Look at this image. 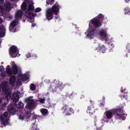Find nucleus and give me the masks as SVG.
<instances>
[{
	"label": "nucleus",
	"instance_id": "f257e3e1",
	"mask_svg": "<svg viewBox=\"0 0 130 130\" xmlns=\"http://www.w3.org/2000/svg\"><path fill=\"white\" fill-rule=\"evenodd\" d=\"M8 83L7 82H3L0 85L2 88V91L6 94V98L7 101H9L10 98V92L9 89L8 88Z\"/></svg>",
	"mask_w": 130,
	"mask_h": 130
},
{
	"label": "nucleus",
	"instance_id": "f03ea898",
	"mask_svg": "<svg viewBox=\"0 0 130 130\" xmlns=\"http://www.w3.org/2000/svg\"><path fill=\"white\" fill-rule=\"evenodd\" d=\"M59 11V8L56 5H54L51 9H49L47 11L46 17L48 20L52 19L53 13H56Z\"/></svg>",
	"mask_w": 130,
	"mask_h": 130
},
{
	"label": "nucleus",
	"instance_id": "7ed1b4c3",
	"mask_svg": "<svg viewBox=\"0 0 130 130\" xmlns=\"http://www.w3.org/2000/svg\"><path fill=\"white\" fill-rule=\"evenodd\" d=\"M33 5V3L32 2L30 1L28 5L27 11L25 12L26 16L29 19H32L36 15L35 14H34L32 13L29 11L34 9Z\"/></svg>",
	"mask_w": 130,
	"mask_h": 130
},
{
	"label": "nucleus",
	"instance_id": "20e7f679",
	"mask_svg": "<svg viewBox=\"0 0 130 130\" xmlns=\"http://www.w3.org/2000/svg\"><path fill=\"white\" fill-rule=\"evenodd\" d=\"M9 117V114L6 112H4L2 115H0V118L2 125L5 126L8 124V119Z\"/></svg>",
	"mask_w": 130,
	"mask_h": 130
},
{
	"label": "nucleus",
	"instance_id": "39448f33",
	"mask_svg": "<svg viewBox=\"0 0 130 130\" xmlns=\"http://www.w3.org/2000/svg\"><path fill=\"white\" fill-rule=\"evenodd\" d=\"M4 0H0V12H3L6 8V10L8 11H9L11 9V7L9 3L7 2H6V6H5V4L3 3Z\"/></svg>",
	"mask_w": 130,
	"mask_h": 130
},
{
	"label": "nucleus",
	"instance_id": "423d86ee",
	"mask_svg": "<svg viewBox=\"0 0 130 130\" xmlns=\"http://www.w3.org/2000/svg\"><path fill=\"white\" fill-rule=\"evenodd\" d=\"M12 70L11 71L10 67L8 66L6 68V71L9 74L11 75L12 74H16L17 72V66L15 64H13L12 67Z\"/></svg>",
	"mask_w": 130,
	"mask_h": 130
},
{
	"label": "nucleus",
	"instance_id": "0eeeda50",
	"mask_svg": "<svg viewBox=\"0 0 130 130\" xmlns=\"http://www.w3.org/2000/svg\"><path fill=\"white\" fill-rule=\"evenodd\" d=\"M34 107V101L33 100L29 99L28 100L26 106L25 108L24 109L25 111L31 110Z\"/></svg>",
	"mask_w": 130,
	"mask_h": 130
},
{
	"label": "nucleus",
	"instance_id": "6e6552de",
	"mask_svg": "<svg viewBox=\"0 0 130 130\" xmlns=\"http://www.w3.org/2000/svg\"><path fill=\"white\" fill-rule=\"evenodd\" d=\"M20 93L18 91H15L13 93L12 99L14 102L18 101L19 99V95Z\"/></svg>",
	"mask_w": 130,
	"mask_h": 130
},
{
	"label": "nucleus",
	"instance_id": "1a4fd4ad",
	"mask_svg": "<svg viewBox=\"0 0 130 130\" xmlns=\"http://www.w3.org/2000/svg\"><path fill=\"white\" fill-rule=\"evenodd\" d=\"M17 50L16 48L14 46H12L10 48L11 51L12 52L11 53H10V55L13 57H15L17 56V55L15 54L14 53L16 52Z\"/></svg>",
	"mask_w": 130,
	"mask_h": 130
},
{
	"label": "nucleus",
	"instance_id": "9d476101",
	"mask_svg": "<svg viewBox=\"0 0 130 130\" xmlns=\"http://www.w3.org/2000/svg\"><path fill=\"white\" fill-rule=\"evenodd\" d=\"M8 110L10 114H13L16 111L14 108L11 105L8 107Z\"/></svg>",
	"mask_w": 130,
	"mask_h": 130
},
{
	"label": "nucleus",
	"instance_id": "9b49d317",
	"mask_svg": "<svg viewBox=\"0 0 130 130\" xmlns=\"http://www.w3.org/2000/svg\"><path fill=\"white\" fill-rule=\"evenodd\" d=\"M16 78L14 76H13L10 78L9 79V84L11 85H13L15 83Z\"/></svg>",
	"mask_w": 130,
	"mask_h": 130
},
{
	"label": "nucleus",
	"instance_id": "f8f14e48",
	"mask_svg": "<svg viewBox=\"0 0 130 130\" xmlns=\"http://www.w3.org/2000/svg\"><path fill=\"white\" fill-rule=\"evenodd\" d=\"M91 23L95 27H99L101 24L99 21L96 19H94L92 20Z\"/></svg>",
	"mask_w": 130,
	"mask_h": 130
},
{
	"label": "nucleus",
	"instance_id": "ddd939ff",
	"mask_svg": "<svg viewBox=\"0 0 130 130\" xmlns=\"http://www.w3.org/2000/svg\"><path fill=\"white\" fill-rule=\"evenodd\" d=\"M22 14V11L20 10H18L16 13L15 15L16 19H18L21 17Z\"/></svg>",
	"mask_w": 130,
	"mask_h": 130
},
{
	"label": "nucleus",
	"instance_id": "4468645a",
	"mask_svg": "<svg viewBox=\"0 0 130 130\" xmlns=\"http://www.w3.org/2000/svg\"><path fill=\"white\" fill-rule=\"evenodd\" d=\"M25 77V76L23 75L22 74L19 75L18 76L17 78L18 82L25 80L26 79L24 77Z\"/></svg>",
	"mask_w": 130,
	"mask_h": 130
},
{
	"label": "nucleus",
	"instance_id": "2eb2a0df",
	"mask_svg": "<svg viewBox=\"0 0 130 130\" xmlns=\"http://www.w3.org/2000/svg\"><path fill=\"white\" fill-rule=\"evenodd\" d=\"M5 75V70L3 67H0V75L4 76Z\"/></svg>",
	"mask_w": 130,
	"mask_h": 130
},
{
	"label": "nucleus",
	"instance_id": "dca6fc26",
	"mask_svg": "<svg viewBox=\"0 0 130 130\" xmlns=\"http://www.w3.org/2000/svg\"><path fill=\"white\" fill-rule=\"evenodd\" d=\"M5 30L3 28H0V37H4L5 35Z\"/></svg>",
	"mask_w": 130,
	"mask_h": 130
},
{
	"label": "nucleus",
	"instance_id": "f3484780",
	"mask_svg": "<svg viewBox=\"0 0 130 130\" xmlns=\"http://www.w3.org/2000/svg\"><path fill=\"white\" fill-rule=\"evenodd\" d=\"M18 22L17 21H14L11 23L10 25L12 27H14L18 24Z\"/></svg>",
	"mask_w": 130,
	"mask_h": 130
},
{
	"label": "nucleus",
	"instance_id": "a211bd4d",
	"mask_svg": "<svg viewBox=\"0 0 130 130\" xmlns=\"http://www.w3.org/2000/svg\"><path fill=\"white\" fill-rule=\"evenodd\" d=\"M28 111L27 110V111H25L26 112L25 115L26 118H29L31 116V114L30 113V112Z\"/></svg>",
	"mask_w": 130,
	"mask_h": 130
},
{
	"label": "nucleus",
	"instance_id": "6ab92c4d",
	"mask_svg": "<svg viewBox=\"0 0 130 130\" xmlns=\"http://www.w3.org/2000/svg\"><path fill=\"white\" fill-rule=\"evenodd\" d=\"M17 106L18 108H21L23 106V104L22 102H20L17 105Z\"/></svg>",
	"mask_w": 130,
	"mask_h": 130
},
{
	"label": "nucleus",
	"instance_id": "aec40b11",
	"mask_svg": "<svg viewBox=\"0 0 130 130\" xmlns=\"http://www.w3.org/2000/svg\"><path fill=\"white\" fill-rule=\"evenodd\" d=\"M106 116L108 118L110 119L112 116V113L108 111L106 113Z\"/></svg>",
	"mask_w": 130,
	"mask_h": 130
},
{
	"label": "nucleus",
	"instance_id": "412c9836",
	"mask_svg": "<svg viewBox=\"0 0 130 130\" xmlns=\"http://www.w3.org/2000/svg\"><path fill=\"white\" fill-rule=\"evenodd\" d=\"M100 34L101 36H106V32L104 30L101 31L100 32Z\"/></svg>",
	"mask_w": 130,
	"mask_h": 130
},
{
	"label": "nucleus",
	"instance_id": "4be33fe9",
	"mask_svg": "<svg viewBox=\"0 0 130 130\" xmlns=\"http://www.w3.org/2000/svg\"><path fill=\"white\" fill-rule=\"evenodd\" d=\"M26 4L25 3H24L21 6L22 9L23 10H25L26 8Z\"/></svg>",
	"mask_w": 130,
	"mask_h": 130
},
{
	"label": "nucleus",
	"instance_id": "5701e85b",
	"mask_svg": "<svg viewBox=\"0 0 130 130\" xmlns=\"http://www.w3.org/2000/svg\"><path fill=\"white\" fill-rule=\"evenodd\" d=\"M47 110L45 109H42L41 110V112H42V114H45L47 113Z\"/></svg>",
	"mask_w": 130,
	"mask_h": 130
},
{
	"label": "nucleus",
	"instance_id": "b1692460",
	"mask_svg": "<svg viewBox=\"0 0 130 130\" xmlns=\"http://www.w3.org/2000/svg\"><path fill=\"white\" fill-rule=\"evenodd\" d=\"M30 89L32 90H34L36 89L35 86L33 84H32L30 85Z\"/></svg>",
	"mask_w": 130,
	"mask_h": 130
},
{
	"label": "nucleus",
	"instance_id": "393cba45",
	"mask_svg": "<svg viewBox=\"0 0 130 130\" xmlns=\"http://www.w3.org/2000/svg\"><path fill=\"white\" fill-rule=\"evenodd\" d=\"M23 114L22 113L20 114L19 116V119L20 120H23L24 119Z\"/></svg>",
	"mask_w": 130,
	"mask_h": 130
},
{
	"label": "nucleus",
	"instance_id": "a878e982",
	"mask_svg": "<svg viewBox=\"0 0 130 130\" xmlns=\"http://www.w3.org/2000/svg\"><path fill=\"white\" fill-rule=\"evenodd\" d=\"M40 11V9L39 8H38L36 9L35 10V12H39Z\"/></svg>",
	"mask_w": 130,
	"mask_h": 130
},
{
	"label": "nucleus",
	"instance_id": "bb28decb",
	"mask_svg": "<svg viewBox=\"0 0 130 130\" xmlns=\"http://www.w3.org/2000/svg\"><path fill=\"white\" fill-rule=\"evenodd\" d=\"M49 1V2H47L46 3H47V4H48V5L49 4H50L51 3H50V2H53L54 1V0H48Z\"/></svg>",
	"mask_w": 130,
	"mask_h": 130
},
{
	"label": "nucleus",
	"instance_id": "cd10ccee",
	"mask_svg": "<svg viewBox=\"0 0 130 130\" xmlns=\"http://www.w3.org/2000/svg\"><path fill=\"white\" fill-rule=\"evenodd\" d=\"M99 18H103V16L102 14H100L99 15Z\"/></svg>",
	"mask_w": 130,
	"mask_h": 130
},
{
	"label": "nucleus",
	"instance_id": "c85d7f7f",
	"mask_svg": "<svg viewBox=\"0 0 130 130\" xmlns=\"http://www.w3.org/2000/svg\"><path fill=\"white\" fill-rule=\"evenodd\" d=\"M45 100V99H41V103H43Z\"/></svg>",
	"mask_w": 130,
	"mask_h": 130
},
{
	"label": "nucleus",
	"instance_id": "c756f323",
	"mask_svg": "<svg viewBox=\"0 0 130 130\" xmlns=\"http://www.w3.org/2000/svg\"><path fill=\"white\" fill-rule=\"evenodd\" d=\"M7 18H9L10 19H11L12 18V17L11 16L8 15L7 16Z\"/></svg>",
	"mask_w": 130,
	"mask_h": 130
},
{
	"label": "nucleus",
	"instance_id": "7c9ffc66",
	"mask_svg": "<svg viewBox=\"0 0 130 130\" xmlns=\"http://www.w3.org/2000/svg\"><path fill=\"white\" fill-rule=\"evenodd\" d=\"M2 22L3 20L1 18H0V23H2Z\"/></svg>",
	"mask_w": 130,
	"mask_h": 130
},
{
	"label": "nucleus",
	"instance_id": "2f4dec72",
	"mask_svg": "<svg viewBox=\"0 0 130 130\" xmlns=\"http://www.w3.org/2000/svg\"><path fill=\"white\" fill-rule=\"evenodd\" d=\"M30 55V54H27V58H28V57H30V56H28V55Z\"/></svg>",
	"mask_w": 130,
	"mask_h": 130
},
{
	"label": "nucleus",
	"instance_id": "473e14b6",
	"mask_svg": "<svg viewBox=\"0 0 130 130\" xmlns=\"http://www.w3.org/2000/svg\"><path fill=\"white\" fill-rule=\"evenodd\" d=\"M35 25V24H32V27H34Z\"/></svg>",
	"mask_w": 130,
	"mask_h": 130
},
{
	"label": "nucleus",
	"instance_id": "72a5a7b5",
	"mask_svg": "<svg viewBox=\"0 0 130 130\" xmlns=\"http://www.w3.org/2000/svg\"><path fill=\"white\" fill-rule=\"evenodd\" d=\"M91 35V34L89 33L88 35L89 36H90Z\"/></svg>",
	"mask_w": 130,
	"mask_h": 130
},
{
	"label": "nucleus",
	"instance_id": "f704fd0d",
	"mask_svg": "<svg viewBox=\"0 0 130 130\" xmlns=\"http://www.w3.org/2000/svg\"><path fill=\"white\" fill-rule=\"evenodd\" d=\"M11 28H12V27H11L10 26V28L9 29L11 31V30H10V29H11Z\"/></svg>",
	"mask_w": 130,
	"mask_h": 130
},
{
	"label": "nucleus",
	"instance_id": "c9c22d12",
	"mask_svg": "<svg viewBox=\"0 0 130 130\" xmlns=\"http://www.w3.org/2000/svg\"><path fill=\"white\" fill-rule=\"evenodd\" d=\"M93 34V30H92V34Z\"/></svg>",
	"mask_w": 130,
	"mask_h": 130
},
{
	"label": "nucleus",
	"instance_id": "e433bc0d",
	"mask_svg": "<svg viewBox=\"0 0 130 130\" xmlns=\"http://www.w3.org/2000/svg\"><path fill=\"white\" fill-rule=\"evenodd\" d=\"M117 109H115V111H117Z\"/></svg>",
	"mask_w": 130,
	"mask_h": 130
}]
</instances>
